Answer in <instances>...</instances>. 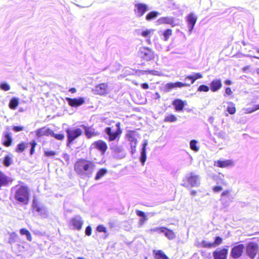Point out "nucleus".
Instances as JSON below:
<instances>
[{
    "label": "nucleus",
    "instance_id": "obj_6",
    "mask_svg": "<svg viewBox=\"0 0 259 259\" xmlns=\"http://www.w3.org/2000/svg\"><path fill=\"white\" fill-rule=\"evenodd\" d=\"M67 135L68 144L72 143L75 139L77 138L82 133V130L79 128H67L66 130Z\"/></svg>",
    "mask_w": 259,
    "mask_h": 259
},
{
    "label": "nucleus",
    "instance_id": "obj_37",
    "mask_svg": "<svg viewBox=\"0 0 259 259\" xmlns=\"http://www.w3.org/2000/svg\"><path fill=\"white\" fill-rule=\"evenodd\" d=\"M229 106H228L227 108V111L230 114H234L236 112V108L235 106V104L232 102H230L229 103Z\"/></svg>",
    "mask_w": 259,
    "mask_h": 259
},
{
    "label": "nucleus",
    "instance_id": "obj_27",
    "mask_svg": "<svg viewBox=\"0 0 259 259\" xmlns=\"http://www.w3.org/2000/svg\"><path fill=\"white\" fill-rule=\"evenodd\" d=\"M80 127L84 129L85 134L88 138H91L96 135V134L95 133V130L92 127H87L84 125H81Z\"/></svg>",
    "mask_w": 259,
    "mask_h": 259
},
{
    "label": "nucleus",
    "instance_id": "obj_23",
    "mask_svg": "<svg viewBox=\"0 0 259 259\" xmlns=\"http://www.w3.org/2000/svg\"><path fill=\"white\" fill-rule=\"evenodd\" d=\"M93 145L101 151L102 154H104L107 149L106 143L101 140L95 142Z\"/></svg>",
    "mask_w": 259,
    "mask_h": 259
},
{
    "label": "nucleus",
    "instance_id": "obj_15",
    "mask_svg": "<svg viewBox=\"0 0 259 259\" xmlns=\"http://www.w3.org/2000/svg\"><path fill=\"white\" fill-rule=\"evenodd\" d=\"M190 86L189 83L188 82H169L167 83L165 85V91L166 92H168L171 91V89L176 88H182L183 87H187Z\"/></svg>",
    "mask_w": 259,
    "mask_h": 259
},
{
    "label": "nucleus",
    "instance_id": "obj_31",
    "mask_svg": "<svg viewBox=\"0 0 259 259\" xmlns=\"http://www.w3.org/2000/svg\"><path fill=\"white\" fill-rule=\"evenodd\" d=\"M159 13L157 11H152L147 14L146 16V20L147 21H151L155 18H156L158 15Z\"/></svg>",
    "mask_w": 259,
    "mask_h": 259
},
{
    "label": "nucleus",
    "instance_id": "obj_51",
    "mask_svg": "<svg viewBox=\"0 0 259 259\" xmlns=\"http://www.w3.org/2000/svg\"><path fill=\"white\" fill-rule=\"evenodd\" d=\"M202 245L203 247H211L213 246V243H210V242H207L206 241H203L202 242Z\"/></svg>",
    "mask_w": 259,
    "mask_h": 259
},
{
    "label": "nucleus",
    "instance_id": "obj_36",
    "mask_svg": "<svg viewBox=\"0 0 259 259\" xmlns=\"http://www.w3.org/2000/svg\"><path fill=\"white\" fill-rule=\"evenodd\" d=\"M96 230L99 232H104L105 233V236L104 237V239H106L108 236L106 228L102 225L98 226L97 227Z\"/></svg>",
    "mask_w": 259,
    "mask_h": 259
},
{
    "label": "nucleus",
    "instance_id": "obj_10",
    "mask_svg": "<svg viewBox=\"0 0 259 259\" xmlns=\"http://www.w3.org/2000/svg\"><path fill=\"white\" fill-rule=\"evenodd\" d=\"M83 224V221L79 215H75L70 221L69 225L72 229L80 230Z\"/></svg>",
    "mask_w": 259,
    "mask_h": 259
},
{
    "label": "nucleus",
    "instance_id": "obj_58",
    "mask_svg": "<svg viewBox=\"0 0 259 259\" xmlns=\"http://www.w3.org/2000/svg\"><path fill=\"white\" fill-rule=\"evenodd\" d=\"M246 113H251L254 111H255V110L254 109V108H247L246 109Z\"/></svg>",
    "mask_w": 259,
    "mask_h": 259
},
{
    "label": "nucleus",
    "instance_id": "obj_62",
    "mask_svg": "<svg viewBox=\"0 0 259 259\" xmlns=\"http://www.w3.org/2000/svg\"><path fill=\"white\" fill-rule=\"evenodd\" d=\"M141 87L143 89H148L149 88V85L147 83H142Z\"/></svg>",
    "mask_w": 259,
    "mask_h": 259
},
{
    "label": "nucleus",
    "instance_id": "obj_22",
    "mask_svg": "<svg viewBox=\"0 0 259 259\" xmlns=\"http://www.w3.org/2000/svg\"><path fill=\"white\" fill-rule=\"evenodd\" d=\"M37 138H40L43 136H51L53 133V131L49 128L42 127L38 129L35 132Z\"/></svg>",
    "mask_w": 259,
    "mask_h": 259
},
{
    "label": "nucleus",
    "instance_id": "obj_26",
    "mask_svg": "<svg viewBox=\"0 0 259 259\" xmlns=\"http://www.w3.org/2000/svg\"><path fill=\"white\" fill-rule=\"evenodd\" d=\"M202 78V75L200 73H194L193 75H188L187 76L184 80H190V82H188L189 83V85L190 86L191 84H193L196 80Z\"/></svg>",
    "mask_w": 259,
    "mask_h": 259
},
{
    "label": "nucleus",
    "instance_id": "obj_18",
    "mask_svg": "<svg viewBox=\"0 0 259 259\" xmlns=\"http://www.w3.org/2000/svg\"><path fill=\"white\" fill-rule=\"evenodd\" d=\"M32 207L33 209L39 213V214L43 217H46L47 215V211L45 206L39 205L37 202L33 200L32 203Z\"/></svg>",
    "mask_w": 259,
    "mask_h": 259
},
{
    "label": "nucleus",
    "instance_id": "obj_63",
    "mask_svg": "<svg viewBox=\"0 0 259 259\" xmlns=\"http://www.w3.org/2000/svg\"><path fill=\"white\" fill-rule=\"evenodd\" d=\"M137 142H134L130 143L131 147H134V148H136L137 145Z\"/></svg>",
    "mask_w": 259,
    "mask_h": 259
},
{
    "label": "nucleus",
    "instance_id": "obj_30",
    "mask_svg": "<svg viewBox=\"0 0 259 259\" xmlns=\"http://www.w3.org/2000/svg\"><path fill=\"white\" fill-rule=\"evenodd\" d=\"M162 233H163L165 236L169 240H172L176 238V235L173 231L166 227H165L164 232Z\"/></svg>",
    "mask_w": 259,
    "mask_h": 259
},
{
    "label": "nucleus",
    "instance_id": "obj_35",
    "mask_svg": "<svg viewBox=\"0 0 259 259\" xmlns=\"http://www.w3.org/2000/svg\"><path fill=\"white\" fill-rule=\"evenodd\" d=\"M27 143L22 142L19 144L16 149V151L18 153H22L27 148Z\"/></svg>",
    "mask_w": 259,
    "mask_h": 259
},
{
    "label": "nucleus",
    "instance_id": "obj_41",
    "mask_svg": "<svg viewBox=\"0 0 259 259\" xmlns=\"http://www.w3.org/2000/svg\"><path fill=\"white\" fill-rule=\"evenodd\" d=\"M165 229L164 227H155L149 230V232L151 233H153L154 232H157L158 233H161L164 232V230Z\"/></svg>",
    "mask_w": 259,
    "mask_h": 259
},
{
    "label": "nucleus",
    "instance_id": "obj_64",
    "mask_svg": "<svg viewBox=\"0 0 259 259\" xmlns=\"http://www.w3.org/2000/svg\"><path fill=\"white\" fill-rule=\"evenodd\" d=\"M225 83L227 85H231L232 84V81L230 80L227 79L225 80Z\"/></svg>",
    "mask_w": 259,
    "mask_h": 259
},
{
    "label": "nucleus",
    "instance_id": "obj_33",
    "mask_svg": "<svg viewBox=\"0 0 259 259\" xmlns=\"http://www.w3.org/2000/svg\"><path fill=\"white\" fill-rule=\"evenodd\" d=\"M13 156L10 154L6 156L3 160V164L5 166L8 167L12 163Z\"/></svg>",
    "mask_w": 259,
    "mask_h": 259
},
{
    "label": "nucleus",
    "instance_id": "obj_48",
    "mask_svg": "<svg viewBox=\"0 0 259 259\" xmlns=\"http://www.w3.org/2000/svg\"><path fill=\"white\" fill-rule=\"evenodd\" d=\"M0 88L2 90L8 91L10 89V87L8 83L4 82L0 84Z\"/></svg>",
    "mask_w": 259,
    "mask_h": 259
},
{
    "label": "nucleus",
    "instance_id": "obj_57",
    "mask_svg": "<svg viewBox=\"0 0 259 259\" xmlns=\"http://www.w3.org/2000/svg\"><path fill=\"white\" fill-rule=\"evenodd\" d=\"M148 220V218L147 217L144 218H142L140 220V225H142L147 220Z\"/></svg>",
    "mask_w": 259,
    "mask_h": 259
},
{
    "label": "nucleus",
    "instance_id": "obj_44",
    "mask_svg": "<svg viewBox=\"0 0 259 259\" xmlns=\"http://www.w3.org/2000/svg\"><path fill=\"white\" fill-rule=\"evenodd\" d=\"M172 34V30L170 29H167L163 32V36L164 40L166 41Z\"/></svg>",
    "mask_w": 259,
    "mask_h": 259
},
{
    "label": "nucleus",
    "instance_id": "obj_34",
    "mask_svg": "<svg viewBox=\"0 0 259 259\" xmlns=\"http://www.w3.org/2000/svg\"><path fill=\"white\" fill-rule=\"evenodd\" d=\"M107 172V170L106 168H103L100 169L96 174L95 179L98 180L103 177Z\"/></svg>",
    "mask_w": 259,
    "mask_h": 259
},
{
    "label": "nucleus",
    "instance_id": "obj_56",
    "mask_svg": "<svg viewBox=\"0 0 259 259\" xmlns=\"http://www.w3.org/2000/svg\"><path fill=\"white\" fill-rule=\"evenodd\" d=\"M222 189H223V188L221 186H218L213 187V189H212L213 191L214 192H219L221 191H222Z\"/></svg>",
    "mask_w": 259,
    "mask_h": 259
},
{
    "label": "nucleus",
    "instance_id": "obj_42",
    "mask_svg": "<svg viewBox=\"0 0 259 259\" xmlns=\"http://www.w3.org/2000/svg\"><path fill=\"white\" fill-rule=\"evenodd\" d=\"M177 120V117L173 114L168 115L164 119V121L166 122H175Z\"/></svg>",
    "mask_w": 259,
    "mask_h": 259
},
{
    "label": "nucleus",
    "instance_id": "obj_29",
    "mask_svg": "<svg viewBox=\"0 0 259 259\" xmlns=\"http://www.w3.org/2000/svg\"><path fill=\"white\" fill-rule=\"evenodd\" d=\"M153 253L156 259H168V257L161 250H153Z\"/></svg>",
    "mask_w": 259,
    "mask_h": 259
},
{
    "label": "nucleus",
    "instance_id": "obj_7",
    "mask_svg": "<svg viewBox=\"0 0 259 259\" xmlns=\"http://www.w3.org/2000/svg\"><path fill=\"white\" fill-rule=\"evenodd\" d=\"M96 95H104L109 93L108 84L107 83H101L95 87L92 90Z\"/></svg>",
    "mask_w": 259,
    "mask_h": 259
},
{
    "label": "nucleus",
    "instance_id": "obj_8",
    "mask_svg": "<svg viewBox=\"0 0 259 259\" xmlns=\"http://www.w3.org/2000/svg\"><path fill=\"white\" fill-rule=\"evenodd\" d=\"M230 192V190H227L223 191L221 194L220 201L224 207L228 206L233 199Z\"/></svg>",
    "mask_w": 259,
    "mask_h": 259
},
{
    "label": "nucleus",
    "instance_id": "obj_53",
    "mask_svg": "<svg viewBox=\"0 0 259 259\" xmlns=\"http://www.w3.org/2000/svg\"><path fill=\"white\" fill-rule=\"evenodd\" d=\"M85 235L87 236H90L92 234V228L89 226L87 227L85 230Z\"/></svg>",
    "mask_w": 259,
    "mask_h": 259
},
{
    "label": "nucleus",
    "instance_id": "obj_11",
    "mask_svg": "<svg viewBox=\"0 0 259 259\" xmlns=\"http://www.w3.org/2000/svg\"><path fill=\"white\" fill-rule=\"evenodd\" d=\"M148 10L147 5L143 3H138L135 5V13L137 17H141Z\"/></svg>",
    "mask_w": 259,
    "mask_h": 259
},
{
    "label": "nucleus",
    "instance_id": "obj_3",
    "mask_svg": "<svg viewBox=\"0 0 259 259\" xmlns=\"http://www.w3.org/2000/svg\"><path fill=\"white\" fill-rule=\"evenodd\" d=\"M182 185L187 188L197 187L200 185L199 176L191 172L186 176Z\"/></svg>",
    "mask_w": 259,
    "mask_h": 259
},
{
    "label": "nucleus",
    "instance_id": "obj_12",
    "mask_svg": "<svg viewBox=\"0 0 259 259\" xmlns=\"http://www.w3.org/2000/svg\"><path fill=\"white\" fill-rule=\"evenodd\" d=\"M214 165L221 168H226L233 166L234 162L231 159H221L215 161Z\"/></svg>",
    "mask_w": 259,
    "mask_h": 259
},
{
    "label": "nucleus",
    "instance_id": "obj_61",
    "mask_svg": "<svg viewBox=\"0 0 259 259\" xmlns=\"http://www.w3.org/2000/svg\"><path fill=\"white\" fill-rule=\"evenodd\" d=\"M36 144H36V142L34 140L32 141L30 143V145L31 146V148H35Z\"/></svg>",
    "mask_w": 259,
    "mask_h": 259
},
{
    "label": "nucleus",
    "instance_id": "obj_40",
    "mask_svg": "<svg viewBox=\"0 0 259 259\" xmlns=\"http://www.w3.org/2000/svg\"><path fill=\"white\" fill-rule=\"evenodd\" d=\"M20 233L22 235H25L27 238V239L28 241H31L32 238L30 233L29 232L26 230V229H21L20 231Z\"/></svg>",
    "mask_w": 259,
    "mask_h": 259
},
{
    "label": "nucleus",
    "instance_id": "obj_46",
    "mask_svg": "<svg viewBox=\"0 0 259 259\" xmlns=\"http://www.w3.org/2000/svg\"><path fill=\"white\" fill-rule=\"evenodd\" d=\"M126 137L128 139V140L131 142H137V139L135 138V137L134 136V134L133 133H128L126 134Z\"/></svg>",
    "mask_w": 259,
    "mask_h": 259
},
{
    "label": "nucleus",
    "instance_id": "obj_38",
    "mask_svg": "<svg viewBox=\"0 0 259 259\" xmlns=\"http://www.w3.org/2000/svg\"><path fill=\"white\" fill-rule=\"evenodd\" d=\"M197 142L195 140H192L190 142V147L191 150L195 152L199 150V147L197 146Z\"/></svg>",
    "mask_w": 259,
    "mask_h": 259
},
{
    "label": "nucleus",
    "instance_id": "obj_24",
    "mask_svg": "<svg viewBox=\"0 0 259 259\" xmlns=\"http://www.w3.org/2000/svg\"><path fill=\"white\" fill-rule=\"evenodd\" d=\"M222 87V84L220 79H213L210 84V90L213 92L218 91Z\"/></svg>",
    "mask_w": 259,
    "mask_h": 259
},
{
    "label": "nucleus",
    "instance_id": "obj_14",
    "mask_svg": "<svg viewBox=\"0 0 259 259\" xmlns=\"http://www.w3.org/2000/svg\"><path fill=\"white\" fill-rule=\"evenodd\" d=\"M197 18L193 13H190L186 17V20L188 23V27L189 28V34L192 33L194 27L196 24Z\"/></svg>",
    "mask_w": 259,
    "mask_h": 259
},
{
    "label": "nucleus",
    "instance_id": "obj_19",
    "mask_svg": "<svg viewBox=\"0 0 259 259\" xmlns=\"http://www.w3.org/2000/svg\"><path fill=\"white\" fill-rule=\"evenodd\" d=\"M228 250L226 248L217 249L213 253L214 259H226Z\"/></svg>",
    "mask_w": 259,
    "mask_h": 259
},
{
    "label": "nucleus",
    "instance_id": "obj_4",
    "mask_svg": "<svg viewBox=\"0 0 259 259\" xmlns=\"http://www.w3.org/2000/svg\"><path fill=\"white\" fill-rule=\"evenodd\" d=\"M120 125V122H117L116 123V126L117 127L116 131H112L110 127H107L105 128L104 131L106 134L107 135L108 139L109 141H113L115 140L116 139H119V136L122 133Z\"/></svg>",
    "mask_w": 259,
    "mask_h": 259
},
{
    "label": "nucleus",
    "instance_id": "obj_13",
    "mask_svg": "<svg viewBox=\"0 0 259 259\" xmlns=\"http://www.w3.org/2000/svg\"><path fill=\"white\" fill-rule=\"evenodd\" d=\"M244 246L240 244L233 247L231 250V254L232 257L237 258L240 257L242 254Z\"/></svg>",
    "mask_w": 259,
    "mask_h": 259
},
{
    "label": "nucleus",
    "instance_id": "obj_20",
    "mask_svg": "<svg viewBox=\"0 0 259 259\" xmlns=\"http://www.w3.org/2000/svg\"><path fill=\"white\" fill-rule=\"evenodd\" d=\"M157 22L158 24H169L172 27L177 25V23L175 21L174 18L171 17H161L157 20Z\"/></svg>",
    "mask_w": 259,
    "mask_h": 259
},
{
    "label": "nucleus",
    "instance_id": "obj_43",
    "mask_svg": "<svg viewBox=\"0 0 259 259\" xmlns=\"http://www.w3.org/2000/svg\"><path fill=\"white\" fill-rule=\"evenodd\" d=\"M51 136L55 138L58 140H63L64 139V135L63 134H55L53 131L52 134L51 135Z\"/></svg>",
    "mask_w": 259,
    "mask_h": 259
},
{
    "label": "nucleus",
    "instance_id": "obj_60",
    "mask_svg": "<svg viewBox=\"0 0 259 259\" xmlns=\"http://www.w3.org/2000/svg\"><path fill=\"white\" fill-rule=\"evenodd\" d=\"M146 72H148L149 73L152 74V75H157L158 73V71H156V70H149V71H146Z\"/></svg>",
    "mask_w": 259,
    "mask_h": 259
},
{
    "label": "nucleus",
    "instance_id": "obj_50",
    "mask_svg": "<svg viewBox=\"0 0 259 259\" xmlns=\"http://www.w3.org/2000/svg\"><path fill=\"white\" fill-rule=\"evenodd\" d=\"M56 154V152L53 151H45L44 152L45 156L47 157H51L55 156Z\"/></svg>",
    "mask_w": 259,
    "mask_h": 259
},
{
    "label": "nucleus",
    "instance_id": "obj_32",
    "mask_svg": "<svg viewBox=\"0 0 259 259\" xmlns=\"http://www.w3.org/2000/svg\"><path fill=\"white\" fill-rule=\"evenodd\" d=\"M19 104L18 99L17 98H13L10 101L9 106L11 109H15Z\"/></svg>",
    "mask_w": 259,
    "mask_h": 259
},
{
    "label": "nucleus",
    "instance_id": "obj_54",
    "mask_svg": "<svg viewBox=\"0 0 259 259\" xmlns=\"http://www.w3.org/2000/svg\"><path fill=\"white\" fill-rule=\"evenodd\" d=\"M136 214L138 216L141 217V218L146 217L145 213L143 211L139 210H136Z\"/></svg>",
    "mask_w": 259,
    "mask_h": 259
},
{
    "label": "nucleus",
    "instance_id": "obj_2",
    "mask_svg": "<svg viewBox=\"0 0 259 259\" xmlns=\"http://www.w3.org/2000/svg\"><path fill=\"white\" fill-rule=\"evenodd\" d=\"M14 198L19 203L27 204L29 200L28 188L24 186H17L14 189Z\"/></svg>",
    "mask_w": 259,
    "mask_h": 259
},
{
    "label": "nucleus",
    "instance_id": "obj_28",
    "mask_svg": "<svg viewBox=\"0 0 259 259\" xmlns=\"http://www.w3.org/2000/svg\"><path fill=\"white\" fill-rule=\"evenodd\" d=\"M172 105L175 106L177 111H180L183 110L185 106L184 102L181 99H176L172 102Z\"/></svg>",
    "mask_w": 259,
    "mask_h": 259
},
{
    "label": "nucleus",
    "instance_id": "obj_1",
    "mask_svg": "<svg viewBox=\"0 0 259 259\" xmlns=\"http://www.w3.org/2000/svg\"><path fill=\"white\" fill-rule=\"evenodd\" d=\"M95 167L96 165L93 161L85 159L78 160L74 164L75 172L82 179L91 178Z\"/></svg>",
    "mask_w": 259,
    "mask_h": 259
},
{
    "label": "nucleus",
    "instance_id": "obj_55",
    "mask_svg": "<svg viewBox=\"0 0 259 259\" xmlns=\"http://www.w3.org/2000/svg\"><path fill=\"white\" fill-rule=\"evenodd\" d=\"M23 127L21 126H14L13 127V130L15 132H18L23 130Z\"/></svg>",
    "mask_w": 259,
    "mask_h": 259
},
{
    "label": "nucleus",
    "instance_id": "obj_17",
    "mask_svg": "<svg viewBox=\"0 0 259 259\" xmlns=\"http://www.w3.org/2000/svg\"><path fill=\"white\" fill-rule=\"evenodd\" d=\"M2 142L6 147H9L12 142V133L9 131H4L3 134Z\"/></svg>",
    "mask_w": 259,
    "mask_h": 259
},
{
    "label": "nucleus",
    "instance_id": "obj_9",
    "mask_svg": "<svg viewBox=\"0 0 259 259\" xmlns=\"http://www.w3.org/2000/svg\"><path fill=\"white\" fill-rule=\"evenodd\" d=\"M258 250V246L257 243L253 242H249L246 247V253L247 255L251 259H253Z\"/></svg>",
    "mask_w": 259,
    "mask_h": 259
},
{
    "label": "nucleus",
    "instance_id": "obj_39",
    "mask_svg": "<svg viewBox=\"0 0 259 259\" xmlns=\"http://www.w3.org/2000/svg\"><path fill=\"white\" fill-rule=\"evenodd\" d=\"M154 31L152 29H146L141 32V35L144 37H150V35L153 33Z\"/></svg>",
    "mask_w": 259,
    "mask_h": 259
},
{
    "label": "nucleus",
    "instance_id": "obj_52",
    "mask_svg": "<svg viewBox=\"0 0 259 259\" xmlns=\"http://www.w3.org/2000/svg\"><path fill=\"white\" fill-rule=\"evenodd\" d=\"M218 177L219 178V179L221 180V183L227 185V183L224 180V175L222 174H219Z\"/></svg>",
    "mask_w": 259,
    "mask_h": 259
},
{
    "label": "nucleus",
    "instance_id": "obj_59",
    "mask_svg": "<svg viewBox=\"0 0 259 259\" xmlns=\"http://www.w3.org/2000/svg\"><path fill=\"white\" fill-rule=\"evenodd\" d=\"M225 93L228 95H230L232 94V91L230 88L228 87L226 89Z\"/></svg>",
    "mask_w": 259,
    "mask_h": 259
},
{
    "label": "nucleus",
    "instance_id": "obj_49",
    "mask_svg": "<svg viewBox=\"0 0 259 259\" xmlns=\"http://www.w3.org/2000/svg\"><path fill=\"white\" fill-rule=\"evenodd\" d=\"M222 242V239L219 236L216 237L215 238L214 242L213 243V246H215L220 244Z\"/></svg>",
    "mask_w": 259,
    "mask_h": 259
},
{
    "label": "nucleus",
    "instance_id": "obj_21",
    "mask_svg": "<svg viewBox=\"0 0 259 259\" xmlns=\"http://www.w3.org/2000/svg\"><path fill=\"white\" fill-rule=\"evenodd\" d=\"M148 145V141L147 140H145L143 142V143L142 144V147L141 149V156L140 157V160L141 162L142 165H144L145 164V162L147 159V156H146V146Z\"/></svg>",
    "mask_w": 259,
    "mask_h": 259
},
{
    "label": "nucleus",
    "instance_id": "obj_5",
    "mask_svg": "<svg viewBox=\"0 0 259 259\" xmlns=\"http://www.w3.org/2000/svg\"><path fill=\"white\" fill-rule=\"evenodd\" d=\"M138 53L140 57L146 61L154 60L155 57L154 52L148 47L140 48Z\"/></svg>",
    "mask_w": 259,
    "mask_h": 259
},
{
    "label": "nucleus",
    "instance_id": "obj_47",
    "mask_svg": "<svg viewBox=\"0 0 259 259\" xmlns=\"http://www.w3.org/2000/svg\"><path fill=\"white\" fill-rule=\"evenodd\" d=\"M209 90V88L208 86L206 85H201L198 88V91L199 92H207Z\"/></svg>",
    "mask_w": 259,
    "mask_h": 259
},
{
    "label": "nucleus",
    "instance_id": "obj_16",
    "mask_svg": "<svg viewBox=\"0 0 259 259\" xmlns=\"http://www.w3.org/2000/svg\"><path fill=\"white\" fill-rule=\"evenodd\" d=\"M68 104L71 107H77L81 106L84 103V99L83 97L78 98H70L66 99Z\"/></svg>",
    "mask_w": 259,
    "mask_h": 259
},
{
    "label": "nucleus",
    "instance_id": "obj_25",
    "mask_svg": "<svg viewBox=\"0 0 259 259\" xmlns=\"http://www.w3.org/2000/svg\"><path fill=\"white\" fill-rule=\"evenodd\" d=\"M11 178L6 176L2 172L0 171V187L6 186L12 182Z\"/></svg>",
    "mask_w": 259,
    "mask_h": 259
},
{
    "label": "nucleus",
    "instance_id": "obj_45",
    "mask_svg": "<svg viewBox=\"0 0 259 259\" xmlns=\"http://www.w3.org/2000/svg\"><path fill=\"white\" fill-rule=\"evenodd\" d=\"M17 238V235L15 233H13L10 234V238L9 240V242L10 243L12 244L16 242V240Z\"/></svg>",
    "mask_w": 259,
    "mask_h": 259
}]
</instances>
